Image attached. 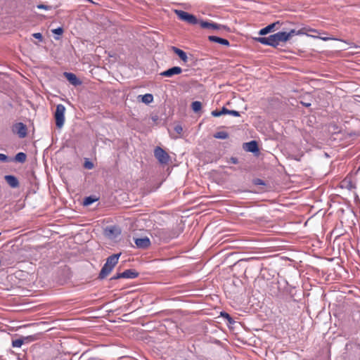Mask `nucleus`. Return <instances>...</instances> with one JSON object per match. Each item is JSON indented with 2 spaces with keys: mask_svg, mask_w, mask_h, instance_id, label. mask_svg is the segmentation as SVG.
<instances>
[{
  "mask_svg": "<svg viewBox=\"0 0 360 360\" xmlns=\"http://www.w3.org/2000/svg\"><path fill=\"white\" fill-rule=\"evenodd\" d=\"M120 255H121V253L113 254V255L109 256L106 259V262L99 273V275H98L99 279L102 280V279L105 278L107 276H108L111 273L113 268L117 264Z\"/></svg>",
  "mask_w": 360,
  "mask_h": 360,
  "instance_id": "f257e3e1",
  "label": "nucleus"
},
{
  "mask_svg": "<svg viewBox=\"0 0 360 360\" xmlns=\"http://www.w3.org/2000/svg\"><path fill=\"white\" fill-rule=\"evenodd\" d=\"M177 17L182 21L186 22L191 25L199 24L200 20L193 14L188 13L184 11L175 10Z\"/></svg>",
  "mask_w": 360,
  "mask_h": 360,
  "instance_id": "f03ea898",
  "label": "nucleus"
},
{
  "mask_svg": "<svg viewBox=\"0 0 360 360\" xmlns=\"http://www.w3.org/2000/svg\"><path fill=\"white\" fill-rule=\"evenodd\" d=\"M65 112V107L63 104H58L56 105L54 117L56 120V125L58 128H61L64 124Z\"/></svg>",
  "mask_w": 360,
  "mask_h": 360,
  "instance_id": "7ed1b4c3",
  "label": "nucleus"
},
{
  "mask_svg": "<svg viewBox=\"0 0 360 360\" xmlns=\"http://www.w3.org/2000/svg\"><path fill=\"white\" fill-rule=\"evenodd\" d=\"M154 156L162 165H167L170 160L169 154L160 146L154 149Z\"/></svg>",
  "mask_w": 360,
  "mask_h": 360,
  "instance_id": "20e7f679",
  "label": "nucleus"
},
{
  "mask_svg": "<svg viewBox=\"0 0 360 360\" xmlns=\"http://www.w3.org/2000/svg\"><path fill=\"white\" fill-rule=\"evenodd\" d=\"M199 24L202 28L216 30H229V28L224 25L218 24L212 21L200 20Z\"/></svg>",
  "mask_w": 360,
  "mask_h": 360,
  "instance_id": "39448f33",
  "label": "nucleus"
},
{
  "mask_svg": "<svg viewBox=\"0 0 360 360\" xmlns=\"http://www.w3.org/2000/svg\"><path fill=\"white\" fill-rule=\"evenodd\" d=\"M271 43L272 47H276L281 42H285L288 41V36L284 35L283 32H278L274 34L270 35Z\"/></svg>",
  "mask_w": 360,
  "mask_h": 360,
  "instance_id": "423d86ee",
  "label": "nucleus"
},
{
  "mask_svg": "<svg viewBox=\"0 0 360 360\" xmlns=\"http://www.w3.org/2000/svg\"><path fill=\"white\" fill-rule=\"evenodd\" d=\"M155 234L159 236L160 239L166 241L177 237V234L175 232L167 229H158Z\"/></svg>",
  "mask_w": 360,
  "mask_h": 360,
  "instance_id": "0eeeda50",
  "label": "nucleus"
},
{
  "mask_svg": "<svg viewBox=\"0 0 360 360\" xmlns=\"http://www.w3.org/2000/svg\"><path fill=\"white\" fill-rule=\"evenodd\" d=\"M13 131L21 139L25 138L27 134V126L22 122H18L13 126Z\"/></svg>",
  "mask_w": 360,
  "mask_h": 360,
  "instance_id": "6e6552de",
  "label": "nucleus"
},
{
  "mask_svg": "<svg viewBox=\"0 0 360 360\" xmlns=\"http://www.w3.org/2000/svg\"><path fill=\"white\" fill-rule=\"evenodd\" d=\"M134 243L138 248L146 249L150 245V240L147 236L134 238Z\"/></svg>",
  "mask_w": 360,
  "mask_h": 360,
  "instance_id": "1a4fd4ad",
  "label": "nucleus"
},
{
  "mask_svg": "<svg viewBox=\"0 0 360 360\" xmlns=\"http://www.w3.org/2000/svg\"><path fill=\"white\" fill-rule=\"evenodd\" d=\"M182 72V69L180 67L174 66L168 70L162 72L160 75L165 77H171L175 75H179Z\"/></svg>",
  "mask_w": 360,
  "mask_h": 360,
  "instance_id": "9d476101",
  "label": "nucleus"
},
{
  "mask_svg": "<svg viewBox=\"0 0 360 360\" xmlns=\"http://www.w3.org/2000/svg\"><path fill=\"white\" fill-rule=\"evenodd\" d=\"M243 149L245 151L251 152L253 153L259 152V147L256 141H251L243 144Z\"/></svg>",
  "mask_w": 360,
  "mask_h": 360,
  "instance_id": "9b49d317",
  "label": "nucleus"
},
{
  "mask_svg": "<svg viewBox=\"0 0 360 360\" xmlns=\"http://www.w3.org/2000/svg\"><path fill=\"white\" fill-rule=\"evenodd\" d=\"M65 78L74 86H78L82 84V82L77 78L76 75L72 72H65Z\"/></svg>",
  "mask_w": 360,
  "mask_h": 360,
  "instance_id": "f8f14e48",
  "label": "nucleus"
},
{
  "mask_svg": "<svg viewBox=\"0 0 360 360\" xmlns=\"http://www.w3.org/2000/svg\"><path fill=\"white\" fill-rule=\"evenodd\" d=\"M4 179L7 184L13 188H18L19 186L18 179L13 175H6Z\"/></svg>",
  "mask_w": 360,
  "mask_h": 360,
  "instance_id": "ddd939ff",
  "label": "nucleus"
},
{
  "mask_svg": "<svg viewBox=\"0 0 360 360\" xmlns=\"http://www.w3.org/2000/svg\"><path fill=\"white\" fill-rule=\"evenodd\" d=\"M208 39L212 42L218 43L226 46H229L230 45V43L227 39L217 36H209Z\"/></svg>",
  "mask_w": 360,
  "mask_h": 360,
  "instance_id": "4468645a",
  "label": "nucleus"
},
{
  "mask_svg": "<svg viewBox=\"0 0 360 360\" xmlns=\"http://www.w3.org/2000/svg\"><path fill=\"white\" fill-rule=\"evenodd\" d=\"M172 50L174 51V53H176L181 60H183L184 63L188 62V56L185 51L183 50L176 47V46H172Z\"/></svg>",
  "mask_w": 360,
  "mask_h": 360,
  "instance_id": "2eb2a0df",
  "label": "nucleus"
},
{
  "mask_svg": "<svg viewBox=\"0 0 360 360\" xmlns=\"http://www.w3.org/2000/svg\"><path fill=\"white\" fill-rule=\"evenodd\" d=\"M139 272H137L136 270L129 269L125 270L124 272L122 273V276H123V278H135L139 276Z\"/></svg>",
  "mask_w": 360,
  "mask_h": 360,
  "instance_id": "dca6fc26",
  "label": "nucleus"
},
{
  "mask_svg": "<svg viewBox=\"0 0 360 360\" xmlns=\"http://www.w3.org/2000/svg\"><path fill=\"white\" fill-rule=\"evenodd\" d=\"M279 22H274V23H271L269 25H267L266 27L261 29L259 32V35H265L269 32H271V31L274 30V27H276V25L277 24H278Z\"/></svg>",
  "mask_w": 360,
  "mask_h": 360,
  "instance_id": "f3484780",
  "label": "nucleus"
},
{
  "mask_svg": "<svg viewBox=\"0 0 360 360\" xmlns=\"http://www.w3.org/2000/svg\"><path fill=\"white\" fill-rule=\"evenodd\" d=\"M30 338L33 340V338L31 336L25 337L22 338H19V339H16V340H12V347H20L24 342V340H28Z\"/></svg>",
  "mask_w": 360,
  "mask_h": 360,
  "instance_id": "a211bd4d",
  "label": "nucleus"
},
{
  "mask_svg": "<svg viewBox=\"0 0 360 360\" xmlns=\"http://www.w3.org/2000/svg\"><path fill=\"white\" fill-rule=\"evenodd\" d=\"M259 43L271 46L270 35L269 37H261L255 39Z\"/></svg>",
  "mask_w": 360,
  "mask_h": 360,
  "instance_id": "6ab92c4d",
  "label": "nucleus"
},
{
  "mask_svg": "<svg viewBox=\"0 0 360 360\" xmlns=\"http://www.w3.org/2000/svg\"><path fill=\"white\" fill-rule=\"evenodd\" d=\"M27 155L23 152L17 153L15 156V161L20 163H24L26 161Z\"/></svg>",
  "mask_w": 360,
  "mask_h": 360,
  "instance_id": "aec40b11",
  "label": "nucleus"
},
{
  "mask_svg": "<svg viewBox=\"0 0 360 360\" xmlns=\"http://www.w3.org/2000/svg\"><path fill=\"white\" fill-rule=\"evenodd\" d=\"M141 101L146 104H149L153 101V96L151 94H146L142 96Z\"/></svg>",
  "mask_w": 360,
  "mask_h": 360,
  "instance_id": "412c9836",
  "label": "nucleus"
},
{
  "mask_svg": "<svg viewBox=\"0 0 360 360\" xmlns=\"http://www.w3.org/2000/svg\"><path fill=\"white\" fill-rule=\"evenodd\" d=\"M283 33H284V35L288 36V40H289L290 37H292L295 34H304V32H303V30H300L297 32H296L295 30H291L289 32H283Z\"/></svg>",
  "mask_w": 360,
  "mask_h": 360,
  "instance_id": "4be33fe9",
  "label": "nucleus"
},
{
  "mask_svg": "<svg viewBox=\"0 0 360 360\" xmlns=\"http://www.w3.org/2000/svg\"><path fill=\"white\" fill-rule=\"evenodd\" d=\"M191 108L195 112H198L202 108V103L198 101H193L191 104Z\"/></svg>",
  "mask_w": 360,
  "mask_h": 360,
  "instance_id": "5701e85b",
  "label": "nucleus"
},
{
  "mask_svg": "<svg viewBox=\"0 0 360 360\" xmlns=\"http://www.w3.org/2000/svg\"><path fill=\"white\" fill-rule=\"evenodd\" d=\"M214 137L219 139H226L229 137V134L226 131H218L214 134Z\"/></svg>",
  "mask_w": 360,
  "mask_h": 360,
  "instance_id": "b1692460",
  "label": "nucleus"
},
{
  "mask_svg": "<svg viewBox=\"0 0 360 360\" xmlns=\"http://www.w3.org/2000/svg\"><path fill=\"white\" fill-rule=\"evenodd\" d=\"M96 200H97V199L95 198L94 197L89 196V197L85 198V199L84 200V202L83 203H84V205L87 206V205H91L92 203H94Z\"/></svg>",
  "mask_w": 360,
  "mask_h": 360,
  "instance_id": "393cba45",
  "label": "nucleus"
},
{
  "mask_svg": "<svg viewBox=\"0 0 360 360\" xmlns=\"http://www.w3.org/2000/svg\"><path fill=\"white\" fill-rule=\"evenodd\" d=\"M221 316L224 317V319H226V320L228 321L229 323L230 324H233L235 323V321H233V319H232V317L226 312H221Z\"/></svg>",
  "mask_w": 360,
  "mask_h": 360,
  "instance_id": "a878e982",
  "label": "nucleus"
},
{
  "mask_svg": "<svg viewBox=\"0 0 360 360\" xmlns=\"http://www.w3.org/2000/svg\"><path fill=\"white\" fill-rule=\"evenodd\" d=\"M211 115L213 117H219L222 115H225V107H223L221 110H213L211 112Z\"/></svg>",
  "mask_w": 360,
  "mask_h": 360,
  "instance_id": "bb28decb",
  "label": "nucleus"
},
{
  "mask_svg": "<svg viewBox=\"0 0 360 360\" xmlns=\"http://www.w3.org/2000/svg\"><path fill=\"white\" fill-rule=\"evenodd\" d=\"M225 115H230L235 117L240 116V114L238 111L234 110H229L226 108H225Z\"/></svg>",
  "mask_w": 360,
  "mask_h": 360,
  "instance_id": "cd10ccee",
  "label": "nucleus"
},
{
  "mask_svg": "<svg viewBox=\"0 0 360 360\" xmlns=\"http://www.w3.org/2000/svg\"><path fill=\"white\" fill-rule=\"evenodd\" d=\"M37 7L39 9H44L46 11L51 10L53 8V6L44 4H39L37 6Z\"/></svg>",
  "mask_w": 360,
  "mask_h": 360,
  "instance_id": "c85d7f7f",
  "label": "nucleus"
},
{
  "mask_svg": "<svg viewBox=\"0 0 360 360\" xmlns=\"http://www.w3.org/2000/svg\"><path fill=\"white\" fill-rule=\"evenodd\" d=\"M94 166V163L89 160H86L84 163V167L87 169H92Z\"/></svg>",
  "mask_w": 360,
  "mask_h": 360,
  "instance_id": "c756f323",
  "label": "nucleus"
},
{
  "mask_svg": "<svg viewBox=\"0 0 360 360\" xmlns=\"http://www.w3.org/2000/svg\"><path fill=\"white\" fill-rule=\"evenodd\" d=\"M52 32L55 34L61 35L63 33V29L61 27H59L56 29H53Z\"/></svg>",
  "mask_w": 360,
  "mask_h": 360,
  "instance_id": "7c9ffc66",
  "label": "nucleus"
},
{
  "mask_svg": "<svg viewBox=\"0 0 360 360\" xmlns=\"http://www.w3.org/2000/svg\"><path fill=\"white\" fill-rule=\"evenodd\" d=\"M33 37H34L35 39H37L40 41H42L43 39V37H42V34L39 32H37V33H34L32 34Z\"/></svg>",
  "mask_w": 360,
  "mask_h": 360,
  "instance_id": "2f4dec72",
  "label": "nucleus"
},
{
  "mask_svg": "<svg viewBox=\"0 0 360 360\" xmlns=\"http://www.w3.org/2000/svg\"><path fill=\"white\" fill-rule=\"evenodd\" d=\"M174 131L177 134H180L182 132V131H183V128H182V127L181 125H176V126L174 127Z\"/></svg>",
  "mask_w": 360,
  "mask_h": 360,
  "instance_id": "473e14b6",
  "label": "nucleus"
},
{
  "mask_svg": "<svg viewBox=\"0 0 360 360\" xmlns=\"http://www.w3.org/2000/svg\"><path fill=\"white\" fill-rule=\"evenodd\" d=\"M0 161L1 162H7L8 161V156L5 154L0 153Z\"/></svg>",
  "mask_w": 360,
  "mask_h": 360,
  "instance_id": "72a5a7b5",
  "label": "nucleus"
},
{
  "mask_svg": "<svg viewBox=\"0 0 360 360\" xmlns=\"http://www.w3.org/2000/svg\"><path fill=\"white\" fill-rule=\"evenodd\" d=\"M254 184H255V185H264V184H264V181H263V180H262V179H255V181H254Z\"/></svg>",
  "mask_w": 360,
  "mask_h": 360,
  "instance_id": "f704fd0d",
  "label": "nucleus"
},
{
  "mask_svg": "<svg viewBox=\"0 0 360 360\" xmlns=\"http://www.w3.org/2000/svg\"><path fill=\"white\" fill-rule=\"evenodd\" d=\"M228 162H231L232 164H238V160L237 158L231 157V158H230V159H229V160Z\"/></svg>",
  "mask_w": 360,
  "mask_h": 360,
  "instance_id": "c9c22d12",
  "label": "nucleus"
},
{
  "mask_svg": "<svg viewBox=\"0 0 360 360\" xmlns=\"http://www.w3.org/2000/svg\"><path fill=\"white\" fill-rule=\"evenodd\" d=\"M119 278H123V276H122V273H117L116 275L112 276L110 280H117Z\"/></svg>",
  "mask_w": 360,
  "mask_h": 360,
  "instance_id": "e433bc0d",
  "label": "nucleus"
},
{
  "mask_svg": "<svg viewBox=\"0 0 360 360\" xmlns=\"http://www.w3.org/2000/svg\"><path fill=\"white\" fill-rule=\"evenodd\" d=\"M301 103L305 107H309L311 103L302 101Z\"/></svg>",
  "mask_w": 360,
  "mask_h": 360,
  "instance_id": "4c0bfd02",
  "label": "nucleus"
},
{
  "mask_svg": "<svg viewBox=\"0 0 360 360\" xmlns=\"http://www.w3.org/2000/svg\"><path fill=\"white\" fill-rule=\"evenodd\" d=\"M310 31L313 32H317V31L316 30H310Z\"/></svg>",
  "mask_w": 360,
  "mask_h": 360,
  "instance_id": "58836bf2",
  "label": "nucleus"
},
{
  "mask_svg": "<svg viewBox=\"0 0 360 360\" xmlns=\"http://www.w3.org/2000/svg\"><path fill=\"white\" fill-rule=\"evenodd\" d=\"M321 39H322L323 40H324V41H326V40H328V38H327V37H324V38H321Z\"/></svg>",
  "mask_w": 360,
  "mask_h": 360,
  "instance_id": "ea45409f",
  "label": "nucleus"
}]
</instances>
